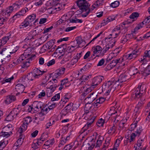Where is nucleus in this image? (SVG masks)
<instances>
[{
  "label": "nucleus",
  "mask_w": 150,
  "mask_h": 150,
  "mask_svg": "<svg viewBox=\"0 0 150 150\" xmlns=\"http://www.w3.org/2000/svg\"><path fill=\"white\" fill-rule=\"evenodd\" d=\"M128 25L127 22H123L116 26L112 30V33L106 38L105 41L106 44L112 45L113 47L116 41L115 38L119 35L125 33L127 31Z\"/></svg>",
  "instance_id": "1"
},
{
  "label": "nucleus",
  "mask_w": 150,
  "mask_h": 150,
  "mask_svg": "<svg viewBox=\"0 0 150 150\" xmlns=\"http://www.w3.org/2000/svg\"><path fill=\"white\" fill-rule=\"evenodd\" d=\"M33 56V57L35 56L34 50L33 48H29L18 59L14 60L12 63L9 65V67L12 68L21 63L23 60L26 59H29Z\"/></svg>",
  "instance_id": "2"
},
{
  "label": "nucleus",
  "mask_w": 150,
  "mask_h": 150,
  "mask_svg": "<svg viewBox=\"0 0 150 150\" xmlns=\"http://www.w3.org/2000/svg\"><path fill=\"white\" fill-rule=\"evenodd\" d=\"M119 86L116 81H109L104 83L102 86L101 89L102 92H105L106 95L109 94L110 91L112 90L114 91Z\"/></svg>",
  "instance_id": "3"
},
{
  "label": "nucleus",
  "mask_w": 150,
  "mask_h": 150,
  "mask_svg": "<svg viewBox=\"0 0 150 150\" xmlns=\"http://www.w3.org/2000/svg\"><path fill=\"white\" fill-rule=\"evenodd\" d=\"M83 116L84 118L88 121L86 124L85 125V127H83L81 130L82 133L85 134V133H86L88 132V130H85L86 129V128L85 127H89L91 125L94 121L95 117L93 116V115H92L91 112H89L88 110H86V111L83 114Z\"/></svg>",
  "instance_id": "4"
},
{
  "label": "nucleus",
  "mask_w": 150,
  "mask_h": 150,
  "mask_svg": "<svg viewBox=\"0 0 150 150\" xmlns=\"http://www.w3.org/2000/svg\"><path fill=\"white\" fill-rule=\"evenodd\" d=\"M145 86L141 83L139 84L138 87L133 92L132 96L134 99H138L140 98L142 95L145 92Z\"/></svg>",
  "instance_id": "5"
},
{
  "label": "nucleus",
  "mask_w": 150,
  "mask_h": 150,
  "mask_svg": "<svg viewBox=\"0 0 150 150\" xmlns=\"http://www.w3.org/2000/svg\"><path fill=\"white\" fill-rule=\"evenodd\" d=\"M43 106L42 103L35 101L33 103L32 106H28V110L31 113H35L41 110Z\"/></svg>",
  "instance_id": "6"
},
{
  "label": "nucleus",
  "mask_w": 150,
  "mask_h": 150,
  "mask_svg": "<svg viewBox=\"0 0 150 150\" xmlns=\"http://www.w3.org/2000/svg\"><path fill=\"white\" fill-rule=\"evenodd\" d=\"M105 100V98L103 97H101L96 100L93 103L91 104H88V103L86 104V107H89V108H88L91 110L93 111H96L97 110V108L100 105V104L103 102Z\"/></svg>",
  "instance_id": "7"
},
{
  "label": "nucleus",
  "mask_w": 150,
  "mask_h": 150,
  "mask_svg": "<svg viewBox=\"0 0 150 150\" xmlns=\"http://www.w3.org/2000/svg\"><path fill=\"white\" fill-rule=\"evenodd\" d=\"M122 58H120L116 59L113 60L112 62L110 64L111 66L113 68L117 64H118L117 65V69L116 71L117 72H120L122 69L125 65H123L122 63L124 62L123 60H121Z\"/></svg>",
  "instance_id": "8"
},
{
  "label": "nucleus",
  "mask_w": 150,
  "mask_h": 150,
  "mask_svg": "<svg viewBox=\"0 0 150 150\" xmlns=\"http://www.w3.org/2000/svg\"><path fill=\"white\" fill-rule=\"evenodd\" d=\"M122 58H120L116 59L113 60L112 62L110 64L111 66L113 68L117 64H118L117 65V69L116 71L117 72H120L122 69L125 65H123L122 63L124 62L123 60H121Z\"/></svg>",
  "instance_id": "9"
},
{
  "label": "nucleus",
  "mask_w": 150,
  "mask_h": 150,
  "mask_svg": "<svg viewBox=\"0 0 150 150\" xmlns=\"http://www.w3.org/2000/svg\"><path fill=\"white\" fill-rule=\"evenodd\" d=\"M137 51H133L131 53L125 54L122 58V60L124 62L122 63L125 65H127L128 60L135 58L137 56Z\"/></svg>",
  "instance_id": "10"
},
{
  "label": "nucleus",
  "mask_w": 150,
  "mask_h": 150,
  "mask_svg": "<svg viewBox=\"0 0 150 150\" xmlns=\"http://www.w3.org/2000/svg\"><path fill=\"white\" fill-rule=\"evenodd\" d=\"M97 137H98V139L97 141L96 147H99L101 145L103 138L102 136H97V134L96 133H94L92 136L91 137L90 142H89L88 143H90L91 144H92V143L94 144V146L95 145V140L96 139Z\"/></svg>",
  "instance_id": "11"
},
{
  "label": "nucleus",
  "mask_w": 150,
  "mask_h": 150,
  "mask_svg": "<svg viewBox=\"0 0 150 150\" xmlns=\"http://www.w3.org/2000/svg\"><path fill=\"white\" fill-rule=\"evenodd\" d=\"M65 71V69L61 68L57 70L53 74L52 80L55 83L57 82V80L56 79H59L64 74Z\"/></svg>",
  "instance_id": "12"
},
{
  "label": "nucleus",
  "mask_w": 150,
  "mask_h": 150,
  "mask_svg": "<svg viewBox=\"0 0 150 150\" xmlns=\"http://www.w3.org/2000/svg\"><path fill=\"white\" fill-rule=\"evenodd\" d=\"M28 11V9L27 8L22 9L21 10L16 13L12 18L10 19V23H13L15 20L20 18L21 16H24Z\"/></svg>",
  "instance_id": "13"
},
{
  "label": "nucleus",
  "mask_w": 150,
  "mask_h": 150,
  "mask_svg": "<svg viewBox=\"0 0 150 150\" xmlns=\"http://www.w3.org/2000/svg\"><path fill=\"white\" fill-rule=\"evenodd\" d=\"M34 57H32L29 59H25L24 62L21 65V68L19 70L20 73H23L30 66V61L31 59Z\"/></svg>",
  "instance_id": "14"
},
{
  "label": "nucleus",
  "mask_w": 150,
  "mask_h": 150,
  "mask_svg": "<svg viewBox=\"0 0 150 150\" xmlns=\"http://www.w3.org/2000/svg\"><path fill=\"white\" fill-rule=\"evenodd\" d=\"M135 33H132L130 34L122 35L120 39V42L124 44L130 39L132 38L136 39L137 38V37L135 36Z\"/></svg>",
  "instance_id": "15"
},
{
  "label": "nucleus",
  "mask_w": 150,
  "mask_h": 150,
  "mask_svg": "<svg viewBox=\"0 0 150 150\" xmlns=\"http://www.w3.org/2000/svg\"><path fill=\"white\" fill-rule=\"evenodd\" d=\"M121 71L120 72L122 71V73L120 75L117 81L118 83H119L118 82L122 83L127 81L129 78V75L127 71H124L123 70Z\"/></svg>",
  "instance_id": "16"
},
{
  "label": "nucleus",
  "mask_w": 150,
  "mask_h": 150,
  "mask_svg": "<svg viewBox=\"0 0 150 150\" xmlns=\"http://www.w3.org/2000/svg\"><path fill=\"white\" fill-rule=\"evenodd\" d=\"M39 33L36 28H34L27 35L25 39V41L27 42H29L31 39L34 38V37L38 35Z\"/></svg>",
  "instance_id": "17"
},
{
  "label": "nucleus",
  "mask_w": 150,
  "mask_h": 150,
  "mask_svg": "<svg viewBox=\"0 0 150 150\" xmlns=\"http://www.w3.org/2000/svg\"><path fill=\"white\" fill-rule=\"evenodd\" d=\"M115 16H110L108 18L104 19L100 24L99 23L96 26L97 29L104 26L107 25L108 23L115 19Z\"/></svg>",
  "instance_id": "18"
},
{
  "label": "nucleus",
  "mask_w": 150,
  "mask_h": 150,
  "mask_svg": "<svg viewBox=\"0 0 150 150\" xmlns=\"http://www.w3.org/2000/svg\"><path fill=\"white\" fill-rule=\"evenodd\" d=\"M129 112V110H127V112L125 113V115H127L126 117H124L122 120L120 122L119 124V127L118 128L119 130H121L124 129V128H125V123L129 117V115H128Z\"/></svg>",
  "instance_id": "19"
},
{
  "label": "nucleus",
  "mask_w": 150,
  "mask_h": 150,
  "mask_svg": "<svg viewBox=\"0 0 150 150\" xmlns=\"http://www.w3.org/2000/svg\"><path fill=\"white\" fill-rule=\"evenodd\" d=\"M116 113L117 111H115V108L114 107L111 108L108 112V114L109 115H114L113 116L114 118L113 119V120L114 122L115 123H117L118 121L120 118L119 116L115 115V113Z\"/></svg>",
  "instance_id": "20"
},
{
  "label": "nucleus",
  "mask_w": 150,
  "mask_h": 150,
  "mask_svg": "<svg viewBox=\"0 0 150 150\" xmlns=\"http://www.w3.org/2000/svg\"><path fill=\"white\" fill-rule=\"evenodd\" d=\"M76 3L79 8L82 9L83 11L86 10L89 6L88 3L85 0H79Z\"/></svg>",
  "instance_id": "21"
},
{
  "label": "nucleus",
  "mask_w": 150,
  "mask_h": 150,
  "mask_svg": "<svg viewBox=\"0 0 150 150\" xmlns=\"http://www.w3.org/2000/svg\"><path fill=\"white\" fill-rule=\"evenodd\" d=\"M102 48L99 45H96L93 47L91 51L93 52V55L98 56L102 51Z\"/></svg>",
  "instance_id": "22"
},
{
  "label": "nucleus",
  "mask_w": 150,
  "mask_h": 150,
  "mask_svg": "<svg viewBox=\"0 0 150 150\" xmlns=\"http://www.w3.org/2000/svg\"><path fill=\"white\" fill-rule=\"evenodd\" d=\"M62 8L60 4H57L56 6L48 8L47 10V12L49 13H54L57 11H60Z\"/></svg>",
  "instance_id": "23"
},
{
  "label": "nucleus",
  "mask_w": 150,
  "mask_h": 150,
  "mask_svg": "<svg viewBox=\"0 0 150 150\" xmlns=\"http://www.w3.org/2000/svg\"><path fill=\"white\" fill-rule=\"evenodd\" d=\"M144 140L140 139L137 142V146L135 150H145L146 149L145 146H144Z\"/></svg>",
  "instance_id": "24"
},
{
  "label": "nucleus",
  "mask_w": 150,
  "mask_h": 150,
  "mask_svg": "<svg viewBox=\"0 0 150 150\" xmlns=\"http://www.w3.org/2000/svg\"><path fill=\"white\" fill-rule=\"evenodd\" d=\"M103 77L102 76H98L95 77L93 80L92 85L91 86L92 88H94L98 84L100 83L103 79Z\"/></svg>",
  "instance_id": "25"
},
{
  "label": "nucleus",
  "mask_w": 150,
  "mask_h": 150,
  "mask_svg": "<svg viewBox=\"0 0 150 150\" xmlns=\"http://www.w3.org/2000/svg\"><path fill=\"white\" fill-rule=\"evenodd\" d=\"M77 45H71L70 47V52L74 51L76 48L79 47H82L83 45H81V44L83 43L82 40L81 39H78L76 40Z\"/></svg>",
  "instance_id": "26"
},
{
  "label": "nucleus",
  "mask_w": 150,
  "mask_h": 150,
  "mask_svg": "<svg viewBox=\"0 0 150 150\" xmlns=\"http://www.w3.org/2000/svg\"><path fill=\"white\" fill-rule=\"evenodd\" d=\"M149 20L147 18H145L144 21L138 24L137 26L134 29V31L132 33H135V36H136V32L138 31L139 29H140L142 28L144 25H145L146 23L148 22V21Z\"/></svg>",
  "instance_id": "27"
},
{
  "label": "nucleus",
  "mask_w": 150,
  "mask_h": 150,
  "mask_svg": "<svg viewBox=\"0 0 150 150\" xmlns=\"http://www.w3.org/2000/svg\"><path fill=\"white\" fill-rule=\"evenodd\" d=\"M16 98L14 96L9 95L6 97L4 103L6 105H8L16 100Z\"/></svg>",
  "instance_id": "28"
},
{
  "label": "nucleus",
  "mask_w": 150,
  "mask_h": 150,
  "mask_svg": "<svg viewBox=\"0 0 150 150\" xmlns=\"http://www.w3.org/2000/svg\"><path fill=\"white\" fill-rule=\"evenodd\" d=\"M71 108V105H68L62 110L61 112V115L64 116L68 115L70 112Z\"/></svg>",
  "instance_id": "29"
},
{
  "label": "nucleus",
  "mask_w": 150,
  "mask_h": 150,
  "mask_svg": "<svg viewBox=\"0 0 150 150\" xmlns=\"http://www.w3.org/2000/svg\"><path fill=\"white\" fill-rule=\"evenodd\" d=\"M12 7L11 6H9L6 10L3 11L2 15L6 16H9L13 11Z\"/></svg>",
  "instance_id": "30"
},
{
  "label": "nucleus",
  "mask_w": 150,
  "mask_h": 150,
  "mask_svg": "<svg viewBox=\"0 0 150 150\" xmlns=\"http://www.w3.org/2000/svg\"><path fill=\"white\" fill-rule=\"evenodd\" d=\"M55 89L56 87L53 86H51L48 88L46 92L47 96L48 97L51 96Z\"/></svg>",
  "instance_id": "31"
},
{
  "label": "nucleus",
  "mask_w": 150,
  "mask_h": 150,
  "mask_svg": "<svg viewBox=\"0 0 150 150\" xmlns=\"http://www.w3.org/2000/svg\"><path fill=\"white\" fill-rule=\"evenodd\" d=\"M44 72L43 71H42L38 69H35L33 70L32 73L35 78H38Z\"/></svg>",
  "instance_id": "32"
},
{
  "label": "nucleus",
  "mask_w": 150,
  "mask_h": 150,
  "mask_svg": "<svg viewBox=\"0 0 150 150\" xmlns=\"http://www.w3.org/2000/svg\"><path fill=\"white\" fill-rule=\"evenodd\" d=\"M137 136V135H136V134L133 133L130 135H126V138L129 142H131L135 140V138Z\"/></svg>",
  "instance_id": "33"
},
{
  "label": "nucleus",
  "mask_w": 150,
  "mask_h": 150,
  "mask_svg": "<svg viewBox=\"0 0 150 150\" xmlns=\"http://www.w3.org/2000/svg\"><path fill=\"white\" fill-rule=\"evenodd\" d=\"M15 89L18 93H22L24 90L25 86L21 84L18 83L16 86Z\"/></svg>",
  "instance_id": "34"
},
{
  "label": "nucleus",
  "mask_w": 150,
  "mask_h": 150,
  "mask_svg": "<svg viewBox=\"0 0 150 150\" xmlns=\"http://www.w3.org/2000/svg\"><path fill=\"white\" fill-rule=\"evenodd\" d=\"M14 79L13 76H11L10 78H4L0 79V83L3 85L6 83H10Z\"/></svg>",
  "instance_id": "35"
},
{
  "label": "nucleus",
  "mask_w": 150,
  "mask_h": 150,
  "mask_svg": "<svg viewBox=\"0 0 150 150\" xmlns=\"http://www.w3.org/2000/svg\"><path fill=\"white\" fill-rule=\"evenodd\" d=\"M36 79L32 73L28 74L27 76L25 78V82L26 83H28L31 81L33 80L34 79Z\"/></svg>",
  "instance_id": "36"
},
{
  "label": "nucleus",
  "mask_w": 150,
  "mask_h": 150,
  "mask_svg": "<svg viewBox=\"0 0 150 150\" xmlns=\"http://www.w3.org/2000/svg\"><path fill=\"white\" fill-rule=\"evenodd\" d=\"M54 143V139L48 140L45 142L42 147L43 148L46 149H48L50 147V146L53 144Z\"/></svg>",
  "instance_id": "37"
},
{
  "label": "nucleus",
  "mask_w": 150,
  "mask_h": 150,
  "mask_svg": "<svg viewBox=\"0 0 150 150\" xmlns=\"http://www.w3.org/2000/svg\"><path fill=\"white\" fill-rule=\"evenodd\" d=\"M71 98L70 95L69 93H66L61 98V101L63 104H65L68 102L69 99Z\"/></svg>",
  "instance_id": "38"
},
{
  "label": "nucleus",
  "mask_w": 150,
  "mask_h": 150,
  "mask_svg": "<svg viewBox=\"0 0 150 150\" xmlns=\"http://www.w3.org/2000/svg\"><path fill=\"white\" fill-rule=\"evenodd\" d=\"M24 139V137L22 135H21L15 144V146L16 147H20L22 144Z\"/></svg>",
  "instance_id": "39"
},
{
  "label": "nucleus",
  "mask_w": 150,
  "mask_h": 150,
  "mask_svg": "<svg viewBox=\"0 0 150 150\" xmlns=\"http://www.w3.org/2000/svg\"><path fill=\"white\" fill-rule=\"evenodd\" d=\"M138 71L137 68L135 67H132L129 70V71H127L129 75L132 76L135 74L138 73Z\"/></svg>",
  "instance_id": "40"
},
{
  "label": "nucleus",
  "mask_w": 150,
  "mask_h": 150,
  "mask_svg": "<svg viewBox=\"0 0 150 150\" xmlns=\"http://www.w3.org/2000/svg\"><path fill=\"white\" fill-rule=\"evenodd\" d=\"M21 110V108L20 107H17L13 109L11 112V114H12L16 117L20 112Z\"/></svg>",
  "instance_id": "41"
},
{
  "label": "nucleus",
  "mask_w": 150,
  "mask_h": 150,
  "mask_svg": "<svg viewBox=\"0 0 150 150\" xmlns=\"http://www.w3.org/2000/svg\"><path fill=\"white\" fill-rule=\"evenodd\" d=\"M35 15L34 14H33L29 16L25 19L31 25H32V22L35 19Z\"/></svg>",
  "instance_id": "42"
},
{
  "label": "nucleus",
  "mask_w": 150,
  "mask_h": 150,
  "mask_svg": "<svg viewBox=\"0 0 150 150\" xmlns=\"http://www.w3.org/2000/svg\"><path fill=\"white\" fill-rule=\"evenodd\" d=\"M70 22L71 23H81L83 21L81 19H78L76 18V16H73L69 19Z\"/></svg>",
  "instance_id": "43"
},
{
  "label": "nucleus",
  "mask_w": 150,
  "mask_h": 150,
  "mask_svg": "<svg viewBox=\"0 0 150 150\" xmlns=\"http://www.w3.org/2000/svg\"><path fill=\"white\" fill-rule=\"evenodd\" d=\"M7 139H5L0 142V150H2L8 144Z\"/></svg>",
  "instance_id": "44"
},
{
  "label": "nucleus",
  "mask_w": 150,
  "mask_h": 150,
  "mask_svg": "<svg viewBox=\"0 0 150 150\" xmlns=\"http://www.w3.org/2000/svg\"><path fill=\"white\" fill-rule=\"evenodd\" d=\"M103 0H98L92 5L93 9L101 6L103 4Z\"/></svg>",
  "instance_id": "45"
},
{
  "label": "nucleus",
  "mask_w": 150,
  "mask_h": 150,
  "mask_svg": "<svg viewBox=\"0 0 150 150\" xmlns=\"http://www.w3.org/2000/svg\"><path fill=\"white\" fill-rule=\"evenodd\" d=\"M22 5L21 1L16 2L11 6L13 10H17L19 9Z\"/></svg>",
  "instance_id": "46"
},
{
  "label": "nucleus",
  "mask_w": 150,
  "mask_h": 150,
  "mask_svg": "<svg viewBox=\"0 0 150 150\" xmlns=\"http://www.w3.org/2000/svg\"><path fill=\"white\" fill-rule=\"evenodd\" d=\"M150 60V58L144 55V56L142 57L139 60L141 63L145 64L149 61Z\"/></svg>",
  "instance_id": "47"
},
{
  "label": "nucleus",
  "mask_w": 150,
  "mask_h": 150,
  "mask_svg": "<svg viewBox=\"0 0 150 150\" xmlns=\"http://www.w3.org/2000/svg\"><path fill=\"white\" fill-rule=\"evenodd\" d=\"M82 52L78 53L73 58L71 61V63L73 64L76 63L78 61L79 59L82 56Z\"/></svg>",
  "instance_id": "48"
},
{
  "label": "nucleus",
  "mask_w": 150,
  "mask_h": 150,
  "mask_svg": "<svg viewBox=\"0 0 150 150\" xmlns=\"http://www.w3.org/2000/svg\"><path fill=\"white\" fill-rule=\"evenodd\" d=\"M31 26V25L25 19L23 22H22L19 26L20 28H24L28 26Z\"/></svg>",
  "instance_id": "49"
},
{
  "label": "nucleus",
  "mask_w": 150,
  "mask_h": 150,
  "mask_svg": "<svg viewBox=\"0 0 150 150\" xmlns=\"http://www.w3.org/2000/svg\"><path fill=\"white\" fill-rule=\"evenodd\" d=\"M13 129L12 125L9 124L3 127L2 130L6 132H11V130Z\"/></svg>",
  "instance_id": "50"
},
{
  "label": "nucleus",
  "mask_w": 150,
  "mask_h": 150,
  "mask_svg": "<svg viewBox=\"0 0 150 150\" xmlns=\"http://www.w3.org/2000/svg\"><path fill=\"white\" fill-rule=\"evenodd\" d=\"M28 126L23 123L18 130V132L22 133L25 132L27 129Z\"/></svg>",
  "instance_id": "51"
},
{
  "label": "nucleus",
  "mask_w": 150,
  "mask_h": 150,
  "mask_svg": "<svg viewBox=\"0 0 150 150\" xmlns=\"http://www.w3.org/2000/svg\"><path fill=\"white\" fill-rule=\"evenodd\" d=\"M12 134V132H6L2 130L0 133V136L1 137H5L6 138L8 137Z\"/></svg>",
  "instance_id": "52"
},
{
  "label": "nucleus",
  "mask_w": 150,
  "mask_h": 150,
  "mask_svg": "<svg viewBox=\"0 0 150 150\" xmlns=\"http://www.w3.org/2000/svg\"><path fill=\"white\" fill-rule=\"evenodd\" d=\"M139 16V14L137 12H134L133 13L129 16V18L131 19H133V20H137V18Z\"/></svg>",
  "instance_id": "53"
},
{
  "label": "nucleus",
  "mask_w": 150,
  "mask_h": 150,
  "mask_svg": "<svg viewBox=\"0 0 150 150\" xmlns=\"http://www.w3.org/2000/svg\"><path fill=\"white\" fill-rule=\"evenodd\" d=\"M61 84L62 85L64 86L65 88L69 86L70 85L67 79H64L61 80Z\"/></svg>",
  "instance_id": "54"
},
{
  "label": "nucleus",
  "mask_w": 150,
  "mask_h": 150,
  "mask_svg": "<svg viewBox=\"0 0 150 150\" xmlns=\"http://www.w3.org/2000/svg\"><path fill=\"white\" fill-rule=\"evenodd\" d=\"M46 4L48 6H53L58 4H57V0H49L47 2Z\"/></svg>",
  "instance_id": "55"
},
{
  "label": "nucleus",
  "mask_w": 150,
  "mask_h": 150,
  "mask_svg": "<svg viewBox=\"0 0 150 150\" xmlns=\"http://www.w3.org/2000/svg\"><path fill=\"white\" fill-rule=\"evenodd\" d=\"M91 77V75H86L82 76L81 78H80V81L81 82H84L85 81L88 80Z\"/></svg>",
  "instance_id": "56"
},
{
  "label": "nucleus",
  "mask_w": 150,
  "mask_h": 150,
  "mask_svg": "<svg viewBox=\"0 0 150 150\" xmlns=\"http://www.w3.org/2000/svg\"><path fill=\"white\" fill-rule=\"evenodd\" d=\"M110 140V137L107 138L105 143L104 144L102 150H106L109 144V141Z\"/></svg>",
  "instance_id": "57"
},
{
  "label": "nucleus",
  "mask_w": 150,
  "mask_h": 150,
  "mask_svg": "<svg viewBox=\"0 0 150 150\" xmlns=\"http://www.w3.org/2000/svg\"><path fill=\"white\" fill-rule=\"evenodd\" d=\"M32 121L31 118L30 117H27L24 118L23 120V123L25 124L27 126Z\"/></svg>",
  "instance_id": "58"
},
{
  "label": "nucleus",
  "mask_w": 150,
  "mask_h": 150,
  "mask_svg": "<svg viewBox=\"0 0 150 150\" xmlns=\"http://www.w3.org/2000/svg\"><path fill=\"white\" fill-rule=\"evenodd\" d=\"M96 95V93H91L88 95L86 99H90V101H93L95 99Z\"/></svg>",
  "instance_id": "59"
},
{
  "label": "nucleus",
  "mask_w": 150,
  "mask_h": 150,
  "mask_svg": "<svg viewBox=\"0 0 150 150\" xmlns=\"http://www.w3.org/2000/svg\"><path fill=\"white\" fill-rule=\"evenodd\" d=\"M117 50H116L114 51V52H112L110 53L108 55V58L107 60L108 61L110 60L112 58H114L117 55Z\"/></svg>",
  "instance_id": "60"
},
{
  "label": "nucleus",
  "mask_w": 150,
  "mask_h": 150,
  "mask_svg": "<svg viewBox=\"0 0 150 150\" xmlns=\"http://www.w3.org/2000/svg\"><path fill=\"white\" fill-rule=\"evenodd\" d=\"M115 132V126L111 127L108 131V134L109 135L111 136L114 134Z\"/></svg>",
  "instance_id": "61"
},
{
  "label": "nucleus",
  "mask_w": 150,
  "mask_h": 150,
  "mask_svg": "<svg viewBox=\"0 0 150 150\" xmlns=\"http://www.w3.org/2000/svg\"><path fill=\"white\" fill-rule=\"evenodd\" d=\"M15 117V116H14L12 114H11V113L10 112L7 115L6 119L7 121H12Z\"/></svg>",
  "instance_id": "62"
},
{
  "label": "nucleus",
  "mask_w": 150,
  "mask_h": 150,
  "mask_svg": "<svg viewBox=\"0 0 150 150\" xmlns=\"http://www.w3.org/2000/svg\"><path fill=\"white\" fill-rule=\"evenodd\" d=\"M120 2L118 1H115L112 3L110 5V7L113 8H116L119 6Z\"/></svg>",
  "instance_id": "63"
},
{
  "label": "nucleus",
  "mask_w": 150,
  "mask_h": 150,
  "mask_svg": "<svg viewBox=\"0 0 150 150\" xmlns=\"http://www.w3.org/2000/svg\"><path fill=\"white\" fill-rule=\"evenodd\" d=\"M121 141H120L118 139H117L115 144V146L113 148H110L108 150H117V147H118L120 144Z\"/></svg>",
  "instance_id": "64"
}]
</instances>
